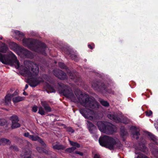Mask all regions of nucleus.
<instances>
[{
    "label": "nucleus",
    "mask_w": 158,
    "mask_h": 158,
    "mask_svg": "<svg viewBox=\"0 0 158 158\" xmlns=\"http://www.w3.org/2000/svg\"><path fill=\"white\" fill-rule=\"evenodd\" d=\"M15 33L18 37V40H22L23 45L33 51L36 52L44 56L47 55L46 49L47 46L45 44L41 42L36 40H31L30 39L24 38V35L23 33L20 31L16 30Z\"/></svg>",
    "instance_id": "obj_1"
},
{
    "label": "nucleus",
    "mask_w": 158,
    "mask_h": 158,
    "mask_svg": "<svg viewBox=\"0 0 158 158\" xmlns=\"http://www.w3.org/2000/svg\"><path fill=\"white\" fill-rule=\"evenodd\" d=\"M9 50L7 45L5 43L0 42V52L6 53ZM0 61L4 64L15 65L16 69L20 67V63L15 55L10 51L6 54H2L0 53Z\"/></svg>",
    "instance_id": "obj_2"
},
{
    "label": "nucleus",
    "mask_w": 158,
    "mask_h": 158,
    "mask_svg": "<svg viewBox=\"0 0 158 158\" xmlns=\"http://www.w3.org/2000/svg\"><path fill=\"white\" fill-rule=\"evenodd\" d=\"M77 96L79 102L82 106L95 110L98 108L99 103L94 98L90 97L89 96L85 95L82 94Z\"/></svg>",
    "instance_id": "obj_3"
},
{
    "label": "nucleus",
    "mask_w": 158,
    "mask_h": 158,
    "mask_svg": "<svg viewBox=\"0 0 158 158\" xmlns=\"http://www.w3.org/2000/svg\"><path fill=\"white\" fill-rule=\"evenodd\" d=\"M24 64L28 67L25 69L24 71V75L26 77H30L32 76H36L38 75L39 69L38 65L33 62L25 61Z\"/></svg>",
    "instance_id": "obj_4"
},
{
    "label": "nucleus",
    "mask_w": 158,
    "mask_h": 158,
    "mask_svg": "<svg viewBox=\"0 0 158 158\" xmlns=\"http://www.w3.org/2000/svg\"><path fill=\"white\" fill-rule=\"evenodd\" d=\"M97 125L98 129L102 132L107 134H112L114 132V126L110 123L99 121L97 123Z\"/></svg>",
    "instance_id": "obj_5"
},
{
    "label": "nucleus",
    "mask_w": 158,
    "mask_h": 158,
    "mask_svg": "<svg viewBox=\"0 0 158 158\" xmlns=\"http://www.w3.org/2000/svg\"><path fill=\"white\" fill-rule=\"evenodd\" d=\"M59 91L60 94L65 97L73 99L75 98L72 90L69 86L64 84H59Z\"/></svg>",
    "instance_id": "obj_6"
},
{
    "label": "nucleus",
    "mask_w": 158,
    "mask_h": 158,
    "mask_svg": "<svg viewBox=\"0 0 158 158\" xmlns=\"http://www.w3.org/2000/svg\"><path fill=\"white\" fill-rule=\"evenodd\" d=\"M99 142L102 146L113 150L115 145L117 144L114 139H99Z\"/></svg>",
    "instance_id": "obj_7"
},
{
    "label": "nucleus",
    "mask_w": 158,
    "mask_h": 158,
    "mask_svg": "<svg viewBox=\"0 0 158 158\" xmlns=\"http://www.w3.org/2000/svg\"><path fill=\"white\" fill-rule=\"evenodd\" d=\"M14 44L15 48L19 55L23 57L27 58L31 56V53L30 51L17 44L15 43Z\"/></svg>",
    "instance_id": "obj_8"
},
{
    "label": "nucleus",
    "mask_w": 158,
    "mask_h": 158,
    "mask_svg": "<svg viewBox=\"0 0 158 158\" xmlns=\"http://www.w3.org/2000/svg\"><path fill=\"white\" fill-rule=\"evenodd\" d=\"M92 86L94 89L98 92L104 91L110 93V90L107 89V86L103 83H102L100 85L98 82H93L92 84Z\"/></svg>",
    "instance_id": "obj_9"
},
{
    "label": "nucleus",
    "mask_w": 158,
    "mask_h": 158,
    "mask_svg": "<svg viewBox=\"0 0 158 158\" xmlns=\"http://www.w3.org/2000/svg\"><path fill=\"white\" fill-rule=\"evenodd\" d=\"M80 113L85 118H93L95 116L96 111L89 109L81 108L79 110Z\"/></svg>",
    "instance_id": "obj_10"
},
{
    "label": "nucleus",
    "mask_w": 158,
    "mask_h": 158,
    "mask_svg": "<svg viewBox=\"0 0 158 158\" xmlns=\"http://www.w3.org/2000/svg\"><path fill=\"white\" fill-rule=\"evenodd\" d=\"M10 119L12 122L11 126L12 129H15L20 127V124L18 123L19 121V118L16 115H12L10 117Z\"/></svg>",
    "instance_id": "obj_11"
},
{
    "label": "nucleus",
    "mask_w": 158,
    "mask_h": 158,
    "mask_svg": "<svg viewBox=\"0 0 158 158\" xmlns=\"http://www.w3.org/2000/svg\"><path fill=\"white\" fill-rule=\"evenodd\" d=\"M44 82V81L43 79H41L40 80H39L36 78H30L27 80V83L30 86L32 87H35L40 83Z\"/></svg>",
    "instance_id": "obj_12"
},
{
    "label": "nucleus",
    "mask_w": 158,
    "mask_h": 158,
    "mask_svg": "<svg viewBox=\"0 0 158 158\" xmlns=\"http://www.w3.org/2000/svg\"><path fill=\"white\" fill-rule=\"evenodd\" d=\"M53 74L56 77L61 80H64L67 79L66 74L60 70H56L53 71Z\"/></svg>",
    "instance_id": "obj_13"
},
{
    "label": "nucleus",
    "mask_w": 158,
    "mask_h": 158,
    "mask_svg": "<svg viewBox=\"0 0 158 158\" xmlns=\"http://www.w3.org/2000/svg\"><path fill=\"white\" fill-rule=\"evenodd\" d=\"M109 118L111 120L117 123H121L125 124H127L128 122L126 120L127 118L122 119L118 117L117 115L114 114H109L108 115Z\"/></svg>",
    "instance_id": "obj_14"
},
{
    "label": "nucleus",
    "mask_w": 158,
    "mask_h": 158,
    "mask_svg": "<svg viewBox=\"0 0 158 158\" xmlns=\"http://www.w3.org/2000/svg\"><path fill=\"white\" fill-rule=\"evenodd\" d=\"M131 135L133 138H139L140 134L139 133L140 130L135 126H132L131 127Z\"/></svg>",
    "instance_id": "obj_15"
},
{
    "label": "nucleus",
    "mask_w": 158,
    "mask_h": 158,
    "mask_svg": "<svg viewBox=\"0 0 158 158\" xmlns=\"http://www.w3.org/2000/svg\"><path fill=\"white\" fill-rule=\"evenodd\" d=\"M67 73L70 78L75 82L79 81L80 77L78 76V73L76 71H73V72H68Z\"/></svg>",
    "instance_id": "obj_16"
},
{
    "label": "nucleus",
    "mask_w": 158,
    "mask_h": 158,
    "mask_svg": "<svg viewBox=\"0 0 158 158\" xmlns=\"http://www.w3.org/2000/svg\"><path fill=\"white\" fill-rule=\"evenodd\" d=\"M18 95V93L16 91H15L14 93L12 94H8L6 95L5 98V102L6 105H9L10 103L11 98L14 96Z\"/></svg>",
    "instance_id": "obj_17"
},
{
    "label": "nucleus",
    "mask_w": 158,
    "mask_h": 158,
    "mask_svg": "<svg viewBox=\"0 0 158 158\" xmlns=\"http://www.w3.org/2000/svg\"><path fill=\"white\" fill-rule=\"evenodd\" d=\"M32 152L28 149L23 151L20 155L21 158H32Z\"/></svg>",
    "instance_id": "obj_18"
},
{
    "label": "nucleus",
    "mask_w": 158,
    "mask_h": 158,
    "mask_svg": "<svg viewBox=\"0 0 158 158\" xmlns=\"http://www.w3.org/2000/svg\"><path fill=\"white\" fill-rule=\"evenodd\" d=\"M41 103L46 112H48L52 111V109L47 102L45 101H42Z\"/></svg>",
    "instance_id": "obj_19"
},
{
    "label": "nucleus",
    "mask_w": 158,
    "mask_h": 158,
    "mask_svg": "<svg viewBox=\"0 0 158 158\" xmlns=\"http://www.w3.org/2000/svg\"><path fill=\"white\" fill-rule=\"evenodd\" d=\"M53 148L55 149L58 150H64L66 148V146L60 144L59 143H52Z\"/></svg>",
    "instance_id": "obj_20"
},
{
    "label": "nucleus",
    "mask_w": 158,
    "mask_h": 158,
    "mask_svg": "<svg viewBox=\"0 0 158 158\" xmlns=\"http://www.w3.org/2000/svg\"><path fill=\"white\" fill-rule=\"evenodd\" d=\"M88 123V128L89 132L91 133H94L96 130V127L91 123L87 121Z\"/></svg>",
    "instance_id": "obj_21"
},
{
    "label": "nucleus",
    "mask_w": 158,
    "mask_h": 158,
    "mask_svg": "<svg viewBox=\"0 0 158 158\" xmlns=\"http://www.w3.org/2000/svg\"><path fill=\"white\" fill-rule=\"evenodd\" d=\"M46 91L48 93H55L56 91L53 87L49 84H47L46 85Z\"/></svg>",
    "instance_id": "obj_22"
},
{
    "label": "nucleus",
    "mask_w": 158,
    "mask_h": 158,
    "mask_svg": "<svg viewBox=\"0 0 158 158\" xmlns=\"http://www.w3.org/2000/svg\"><path fill=\"white\" fill-rule=\"evenodd\" d=\"M141 141H142V142H140L139 143V148L141 151L144 152L145 151V149L146 148V147L145 145V140L143 139H142Z\"/></svg>",
    "instance_id": "obj_23"
},
{
    "label": "nucleus",
    "mask_w": 158,
    "mask_h": 158,
    "mask_svg": "<svg viewBox=\"0 0 158 158\" xmlns=\"http://www.w3.org/2000/svg\"><path fill=\"white\" fill-rule=\"evenodd\" d=\"M120 134L121 136L123 137L128 135L127 132L126 131V129L123 127H122L120 128Z\"/></svg>",
    "instance_id": "obj_24"
},
{
    "label": "nucleus",
    "mask_w": 158,
    "mask_h": 158,
    "mask_svg": "<svg viewBox=\"0 0 158 158\" xmlns=\"http://www.w3.org/2000/svg\"><path fill=\"white\" fill-rule=\"evenodd\" d=\"M24 99V98L23 97L18 96L13 98L12 99V101L14 103H17L23 101Z\"/></svg>",
    "instance_id": "obj_25"
},
{
    "label": "nucleus",
    "mask_w": 158,
    "mask_h": 158,
    "mask_svg": "<svg viewBox=\"0 0 158 158\" xmlns=\"http://www.w3.org/2000/svg\"><path fill=\"white\" fill-rule=\"evenodd\" d=\"M10 142L8 139H0V145H4L6 144H9Z\"/></svg>",
    "instance_id": "obj_26"
},
{
    "label": "nucleus",
    "mask_w": 158,
    "mask_h": 158,
    "mask_svg": "<svg viewBox=\"0 0 158 158\" xmlns=\"http://www.w3.org/2000/svg\"><path fill=\"white\" fill-rule=\"evenodd\" d=\"M144 134L148 138H156V136L150 132L145 131L144 132Z\"/></svg>",
    "instance_id": "obj_27"
},
{
    "label": "nucleus",
    "mask_w": 158,
    "mask_h": 158,
    "mask_svg": "<svg viewBox=\"0 0 158 158\" xmlns=\"http://www.w3.org/2000/svg\"><path fill=\"white\" fill-rule=\"evenodd\" d=\"M61 125L64 126V127L66 128V131L69 132L73 133L74 131V130L71 127H67L63 124H61Z\"/></svg>",
    "instance_id": "obj_28"
},
{
    "label": "nucleus",
    "mask_w": 158,
    "mask_h": 158,
    "mask_svg": "<svg viewBox=\"0 0 158 158\" xmlns=\"http://www.w3.org/2000/svg\"><path fill=\"white\" fill-rule=\"evenodd\" d=\"M32 140L36 141L38 140L39 143L41 144V146L43 148H45L46 147V145L42 139H32Z\"/></svg>",
    "instance_id": "obj_29"
},
{
    "label": "nucleus",
    "mask_w": 158,
    "mask_h": 158,
    "mask_svg": "<svg viewBox=\"0 0 158 158\" xmlns=\"http://www.w3.org/2000/svg\"><path fill=\"white\" fill-rule=\"evenodd\" d=\"M23 135L25 137L28 138H40L39 137H35L33 135H30L29 133L27 132L23 134Z\"/></svg>",
    "instance_id": "obj_30"
},
{
    "label": "nucleus",
    "mask_w": 158,
    "mask_h": 158,
    "mask_svg": "<svg viewBox=\"0 0 158 158\" xmlns=\"http://www.w3.org/2000/svg\"><path fill=\"white\" fill-rule=\"evenodd\" d=\"M58 66L59 67L62 69L67 70L68 67L66 66L65 64L62 62H59L58 63Z\"/></svg>",
    "instance_id": "obj_31"
},
{
    "label": "nucleus",
    "mask_w": 158,
    "mask_h": 158,
    "mask_svg": "<svg viewBox=\"0 0 158 158\" xmlns=\"http://www.w3.org/2000/svg\"><path fill=\"white\" fill-rule=\"evenodd\" d=\"M76 148L75 147H72L71 148H68L65 150V152L69 153H72L74 151Z\"/></svg>",
    "instance_id": "obj_32"
},
{
    "label": "nucleus",
    "mask_w": 158,
    "mask_h": 158,
    "mask_svg": "<svg viewBox=\"0 0 158 158\" xmlns=\"http://www.w3.org/2000/svg\"><path fill=\"white\" fill-rule=\"evenodd\" d=\"M43 152L47 155H50L52 154V152L48 148L44 149L43 148Z\"/></svg>",
    "instance_id": "obj_33"
},
{
    "label": "nucleus",
    "mask_w": 158,
    "mask_h": 158,
    "mask_svg": "<svg viewBox=\"0 0 158 158\" xmlns=\"http://www.w3.org/2000/svg\"><path fill=\"white\" fill-rule=\"evenodd\" d=\"M10 148L12 150L16 152H18L19 151L18 148L16 145H11L10 146Z\"/></svg>",
    "instance_id": "obj_34"
},
{
    "label": "nucleus",
    "mask_w": 158,
    "mask_h": 158,
    "mask_svg": "<svg viewBox=\"0 0 158 158\" xmlns=\"http://www.w3.org/2000/svg\"><path fill=\"white\" fill-rule=\"evenodd\" d=\"M100 103L103 106L105 107H108L109 106V103L106 101L102 100L100 101Z\"/></svg>",
    "instance_id": "obj_35"
},
{
    "label": "nucleus",
    "mask_w": 158,
    "mask_h": 158,
    "mask_svg": "<svg viewBox=\"0 0 158 158\" xmlns=\"http://www.w3.org/2000/svg\"><path fill=\"white\" fill-rule=\"evenodd\" d=\"M38 113L41 115H44L45 114V112L44 111L43 108L41 107H40L39 108Z\"/></svg>",
    "instance_id": "obj_36"
},
{
    "label": "nucleus",
    "mask_w": 158,
    "mask_h": 158,
    "mask_svg": "<svg viewBox=\"0 0 158 158\" xmlns=\"http://www.w3.org/2000/svg\"><path fill=\"white\" fill-rule=\"evenodd\" d=\"M7 122L6 120L3 118L0 119V125L3 126L5 125Z\"/></svg>",
    "instance_id": "obj_37"
},
{
    "label": "nucleus",
    "mask_w": 158,
    "mask_h": 158,
    "mask_svg": "<svg viewBox=\"0 0 158 158\" xmlns=\"http://www.w3.org/2000/svg\"><path fill=\"white\" fill-rule=\"evenodd\" d=\"M70 143L71 145H73V147L76 146L78 148H79L80 147V145L77 142H74L70 141Z\"/></svg>",
    "instance_id": "obj_38"
},
{
    "label": "nucleus",
    "mask_w": 158,
    "mask_h": 158,
    "mask_svg": "<svg viewBox=\"0 0 158 158\" xmlns=\"http://www.w3.org/2000/svg\"><path fill=\"white\" fill-rule=\"evenodd\" d=\"M151 141L154 144H156L158 145V139H151Z\"/></svg>",
    "instance_id": "obj_39"
},
{
    "label": "nucleus",
    "mask_w": 158,
    "mask_h": 158,
    "mask_svg": "<svg viewBox=\"0 0 158 158\" xmlns=\"http://www.w3.org/2000/svg\"><path fill=\"white\" fill-rule=\"evenodd\" d=\"M37 151L40 153H42L43 152V148H41L40 147H37L36 148Z\"/></svg>",
    "instance_id": "obj_40"
},
{
    "label": "nucleus",
    "mask_w": 158,
    "mask_h": 158,
    "mask_svg": "<svg viewBox=\"0 0 158 158\" xmlns=\"http://www.w3.org/2000/svg\"><path fill=\"white\" fill-rule=\"evenodd\" d=\"M145 114L146 115L150 116L152 115V112L151 110H150L149 111H148L145 112Z\"/></svg>",
    "instance_id": "obj_41"
},
{
    "label": "nucleus",
    "mask_w": 158,
    "mask_h": 158,
    "mask_svg": "<svg viewBox=\"0 0 158 158\" xmlns=\"http://www.w3.org/2000/svg\"><path fill=\"white\" fill-rule=\"evenodd\" d=\"M38 110V107L37 106H34L32 108V111L34 112H36Z\"/></svg>",
    "instance_id": "obj_42"
},
{
    "label": "nucleus",
    "mask_w": 158,
    "mask_h": 158,
    "mask_svg": "<svg viewBox=\"0 0 158 158\" xmlns=\"http://www.w3.org/2000/svg\"><path fill=\"white\" fill-rule=\"evenodd\" d=\"M154 126L155 128L158 131V120H157L154 124Z\"/></svg>",
    "instance_id": "obj_43"
},
{
    "label": "nucleus",
    "mask_w": 158,
    "mask_h": 158,
    "mask_svg": "<svg viewBox=\"0 0 158 158\" xmlns=\"http://www.w3.org/2000/svg\"><path fill=\"white\" fill-rule=\"evenodd\" d=\"M75 153L79 154L81 156H83V152H81L78 151H76L75 152Z\"/></svg>",
    "instance_id": "obj_44"
},
{
    "label": "nucleus",
    "mask_w": 158,
    "mask_h": 158,
    "mask_svg": "<svg viewBox=\"0 0 158 158\" xmlns=\"http://www.w3.org/2000/svg\"><path fill=\"white\" fill-rule=\"evenodd\" d=\"M88 46L89 48L91 49H92L94 48L93 47H94V44H93L91 45L89 44H88Z\"/></svg>",
    "instance_id": "obj_45"
},
{
    "label": "nucleus",
    "mask_w": 158,
    "mask_h": 158,
    "mask_svg": "<svg viewBox=\"0 0 158 158\" xmlns=\"http://www.w3.org/2000/svg\"><path fill=\"white\" fill-rule=\"evenodd\" d=\"M65 52L67 54L70 55L71 54V51L69 49H67L65 51Z\"/></svg>",
    "instance_id": "obj_46"
},
{
    "label": "nucleus",
    "mask_w": 158,
    "mask_h": 158,
    "mask_svg": "<svg viewBox=\"0 0 158 158\" xmlns=\"http://www.w3.org/2000/svg\"><path fill=\"white\" fill-rule=\"evenodd\" d=\"M70 56L72 59H74L75 58L77 57V56L74 54H70Z\"/></svg>",
    "instance_id": "obj_47"
},
{
    "label": "nucleus",
    "mask_w": 158,
    "mask_h": 158,
    "mask_svg": "<svg viewBox=\"0 0 158 158\" xmlns=\"http://www.w3.org/2000/svg\"><path fill=\"white\" fill-rule=\"evenodd\" d=\"M154 155L156 157H158V150H156V151H155V152H154Z\"/></svg>",
    "instance_id": "obj_48"
},
{
    "label": "nucleus",
    "mask_w": 158,
    "mask_h": 158,
    "mask_svg": "<svg viewBox=\"0 0 158 158\" xmlns=\"http://www.w3.org/2000/svg\"><path fill=\"white\" fill-rule=\"evenodd\" d=\"M94 158H101V157L100 155L95 154L94 156Z\"/></svg>",
    "instance_id": "obj_49"
},
{
    "label": "nucleus",
    "mask_w": 158,
    "mask_h": 158,
    "mask_svg": "<svg viewBox=\"0 0 158 158\" xmlns=\"http://www.w3.org/2000/svg\"><path fill=\"white\" fill-rule=\"evenodd\" d=\"M99 138H113L112 137H110L109 136H104V137H102L101 136H100Z\"/></svg>",
    "instance_id": "obj_50"
},
{
    "label": "nucleus",
    "mask_w": 158,
    "mask_h": 158,
    "mask_svg": "<svg viewBox=\"0 0 158 158\" xmlns=\"http://www.w3.org/2000/svg\"><path fill=\"white\" fill-rule=\"evenodd\" d=\"M28 87V85L27 84H26L24 88V90H25Z\"/></svg>",
    "instance_id": "obj_51"
},
{
    "label": "nucleus",
    "mask_w": 158,
    "mask_h": 158,
    "mask_svg": "<svg viewBox=\"0 0 158 158\" xmlns=\"http://www.w3.org/2000/svg\"><path fill=\"white\" fill-rule=\"evenodd\" d=\"M23 94L25 96L28 95V94L24 91V92L23 93Z\"/></svg>",
    "instance_id": "obj_52"
},
{
    "label": "nucleus",
    "mask_w": 158,
    "mask_h": 158,
    "mask_svg": "<svg viewBox=\"0 0 158 158\" xmlns=\"http://www.w3.org/2000/svg\"><path fill=\"white\" fill-rule=\"evenodd\" d=\"M3 39V37H0V39L1 40H2Z\"/></svg>",
    "instance_id": "obj_53"
},
{
    "label": "nucleus",
    "mask_w": 158,
    "mask_h": 158,
    "mask_svg": "<svg viewBox=\"0 0 158 158\" xmlns=\"http://www.w3.org/2000/svg\"><path fill=\"white\" fill-rule=\"evenodd\" d=\"M44 76L45 77H47V75H44L43 76L44 77Z\"/></svg>",
    "instance_id": "obj_54"
},
{
    "label": "nucleus",
    "mask_w": 158,
    "mask_h": 158,
    "mask_svg": "<svg viewBox=\"0 0 158 158\" xmlns=\"http://www.w3.org/2000/svg\"><path fill=\"white\" fill-rule=\"evenodd\" d=\"M137 158H141L139 156H138Z\"/></svg>",
    "instance_id": "obj_55"
}]
</instances>
